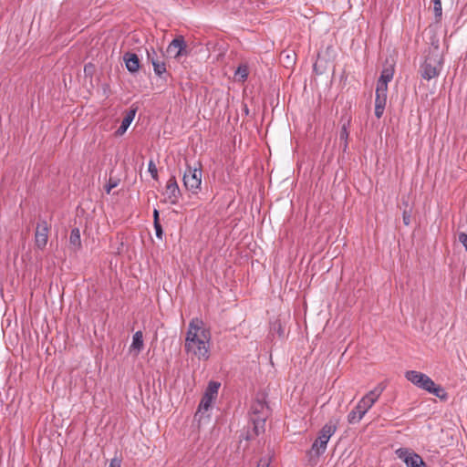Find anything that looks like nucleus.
Masks as SVG:
<instances>
[{"instance_id":"nucleus-1","label":"nucleus","mask_w":467,"mask_h":467,"mask_svg":"<svg viewBox=\"0 0 467 467\" xmlns=\"http://www.w3.org/2000/svg\"><path fill=\"white\" fill-rule=\"evenodd\" d=\"M211 332L204 327L202 320L193 318L190 321L185 337L184 348L187 354L198 359L207 360L210 358Z\"/></svg>"},{"instance_id":"nucleus-2","label":"nucleus","mask_w":467,"mask_h":467,"mask_svg":"<svg viewBox=\"0 0 467 467\" xmlns=\"http://www.w3.org/2000/svg\"><path fill=\"white\" fill-rule=\"evenodd\" d=\"M270 415V408L264 396H257L250 409V422L252 429H248L243 437L246 441H252L265 431V421Z\"/></svg>"},{"instance_id":"nucleus-3","label":"nucleus","mask_w":467,"mask_h":467,"mask_svg":"<svg viewBox=\"0 0 467 467\" xmlns=\"http://www.w3.org/2000/svg\"><path fill=\"white\" fill-rule=\"evenodd\" d=\"M405 378L418 388L435 395L441 400H445L448 398L445 389L440 385H436L435 382L424 373L416 370H409L405 373Z\"/></svg>"},{"instance_id":"nucleus-4","label":"nucleus","mask_w":467,"mask_h":467,"mask_svg":"<svg viewBox=\"0 0 467 467\" xmlns=\"http://www.w3.org/2000/svg\"><path fill=\"white\" fill-rule=\"evenodd\" d=\"M337 429V421L330 420L326 423L319 431L317 438L313 442L307 454L310 459L319 458L327 450V445L331 436L336 432Z\"/></svg>"},{"instance_id":"nucleus-5","label":"nucleus","mask_w":467,"mask_h":467,"mask_svg":"<svg viewBox=\"0 0 467 467\" xmlns=\"http://www.w3.org/2000/svg\"><path fill=\"white\" fill-rule=\"evenodd\" d=\"M442 65V56L436 46L429 51L424 62L421 64L420 73L422 78L431 80L439 76Z\"/></svg>"},{"instance_id":"nucleus-6","label":"nucleus","mask_w":467,"mask_h":467,"mask_svg":"<svg viewBox=\"0 0 467 467\" xmlns=\"http://www.w3.org/2000/svg\"><path fill=\"white\" fill-rule=\"evenodd\" d=\"M202 183V169L194 168L192 169L191 166H187L186 171L183 174V184L186 190L190 191L192 193H197L201 189Z\"/></svg>"},{"instance_id":"nucleus-7","label":"nucleus","mask_w":467,"mask_h":467,"mask_svg":"<svg viewBox=\"0 0 467 467\" xmlns=\"http://www.w3.org/2000/svg\"><path fill=\"white\" fill-rule=\"evenodd\" d=\"M397 457L404 462L407 467H427L420 455L409 448H400L395 451Z\"/></svg>"},{"instance_id":"nucleus-8","label":"nucleus","mask_w":467,"mask_h":467,"mask_svg":"<svg viewBox=\"0 0 467 467\" xmlns=\"http://www.w3.org/2000/svg\"><path fill=\"white\" fill-rule=\"evenodd\" d=\"M50 225L46 220H39L35 232V244L39 250H43L48 240Z\"/></svg>"},{"instance_id":"nucleus-9","label":"nucleus","mask_w":467,"mask_h":467,"mask_svg":"<svg viewBox=\"0 0 467 467\" xmlns=\"http://www.w3.org/2000/svg\"><path fill=\"white\" fill-rule=\"evenodd\" d=\"M166 52L170 57L174 58L188 55L187 44L184 40V37L182 36H178L175 37L169 44Z\"/></svg>"},{"instance_id":"nucleus-10","label":"nucleus","mask_w":467,"mask_h":467,"mask_svg":"<svg viewBox=\"0 0 467 467\" xmlns=\"http://www.w3.org/2000/svg\"><path fill=\"white\" fill-rule=\"evenodd\" d=\"M372 406L363 398L358 401L357 406L348 413V421L349 424H355L361 420L363 416Z\"/></svg>"},{"instance_id":"nucleus-11","label":"nucleus","mask_w":467,"mask_h":467,"mask_svg":"<svg viewBox=\"0 0 467 467\" xmlns=\"http://www.w3.org/2000/svg\"><path fill=\"white\" fill-rule=\"evenodd\" d=\"M165 194L171 204H177L182 195L175 176H171L166 184Z\"/></svg>"},{"instance_id":"nucleus-12","label":"nucleus","mask_w":467,"mask_h":467,"mask_svg":"<svg viewBox=\"0 0 467 467\" xmlns=\"http://www.w3.org/2000/svg\"><path fill=\"white\" fill-rule=\"evenodd\" d=\"M123 61L125 63L127 70L130 73L134 74L139 71L140 67V61L139 57L135 53L126 52L123 55Z\"/></svg>"},{"instance_id":"nucleus-13","label":"nucleus","mask_w":467,"mask_h":467,"mask_svg":"<svg viewBox=\"0 0 467 467\" xmlns=\"http://www.w3.org/2000/svg\"><path fill=\"white\" fill-rule=\"evenodd\" d=\"M148 60H150L152 64L154 73L161 78L164 73H166V65L163 61H161L156 57V52L153 48L151 51L147 50Z\"/></svg>"},{"instance_id":"nucleus-14","label":"nucleus","mask_w":467,"mask_h":467,"mask_svg":"<svg viewBox=\"0 0 467 467\" xmlns=\"http://www.w3.org/2000/svg\"><path fill=\"white\" fill-rule=\"evenodd\" d=\"M386 388V385L381 382L378 384L372 390H370L368 393H367L363 399L368 402L371 406L374 405V403L378 400V399L380 397L382 392L384 391Z\"/></svg>"},{"instance_id":"nucleus-15","label":"nucleus","mask_w":467,"mask_h":467,"mask_svg":"<svg viewBox=\"0 0 467 467\" xmlns=\"http://www.w3.org/2000/svg\"><path fill=\"white\" fill-rule=\"evenodd\" d=\"M387 103V95L375 93V116L380 119Z\"/></svg>"},{"instance_id":"nucleus-16","label":"nucleus","mask_w":467,"mask_h":467,"mask_svg":"<svg viewBox=\"0 0 467 467\" xmlns=\"http://www.w3.org/2000/svg\"><path fill=\"white\" fill-rule=\"evenodd\" d=\"M135 114H136V109H130V111L127 112L126 116L123 118V119L121 121L120 126L119 127V129L116 131L117 135L120 136L126 132V130L130 127V123L134 119Z\"/></svg>"},{"instance_id":"nucleus-17","label":"nucleus","mask_w":467,"mask_h":467,"mask_svg":"<svg viewBox=\"0 0 467 467\" xmlns=\"http://www.w3.org/2000/svg\"><path fill=\"white\" fill-rule=\"evenodd\" d=\"M249 74V67L246 63H241L234 71V78L239 82H244Z\"/></svg>"},{"instance_id":"nucleus-18","label":"nucleus","mask_w":467,"mask_h":467,"mask_svg":"<svg viewBox=\"0 0 467 467\" xmlns=\"http://www.w3.org/2000/svg\"><path fill=\"white\" fill-rule=\"evenodd\" d=\"M69 244L73 247L74 251L79 250L81 248L80 232L78 228H74L71 230Z\"/></svg>"},{"instance_id":"nucleus-19","label":"nucleus","mask_w":467,"mask_h":467,"mask_svg":"<svg viewBox=\"0 0 467 467\" xmlns=\"http://www.w3.org/2000/svg\"><path fill=\"white\" fill-rule=\"evenodd\" d=\"M130 348L137 350V353L141 351L143 348V334L141 331L135 332Z\"/></svg>"},{"instance_id":"nucleus-20","label":"nucleus","mask_w":467,"mask_h":467,"mask_svg":"<svg viewBox=\"0 0 467 467\" xmlns=\"http://www.w3.org/2000/svg\"><path fill=\"white\" fill-rule=\"evenodd\" d=\"M349 126V121L347 123H344L341 127L340 132H339V140L340 142L343 143V151L345 152L348 148V140L349 136V132L348 130V128Z\"/></svg>"},{"instance_id":"nucleus-21","label":"nucleus","mask_w":467,"mask_h":467,"mask_svg":"<svg viewBox=\"0 0 467 467\" xmlns=\"http://www.w3.org/2000/svg\"><path fill=\"white\" fill-rule=\"evenodd\" d=\"M394 76V67L393 65L385 66L381 71L380 77L379 79L382 81L389 82L393 78Z\"/></svg>"},{"instance_id":"nucleus-22","label":"nucleus","mask_w":467,"mask_h":467,"mask_svg":"<svg viewBox=\"0 0 467 467\" xmlns=\"http://www.w3.org/2000/svg\"><path fill=\"white\" fill-rule=\"evenodd\" d=\"M220 386L221 384L219 382L210 381L204 395L215 399L217 397Z\"/></svg>"},{"instance_id":"nucleus-23","label":"nucleus","mask_w":467,"mask_h":467,"mask_svg":"<svg viewBox=\"0 0 467 467\" xmlns=\"http://www.w3.org/2000/svg\"><path fill=\"white\" fill-rule=\"evenodd\" d=\"M433 3V12L435 15V19L439 22L441 19L442 16V6L441 0H431Z\"/></svg>"},{"instance_id":"nucleus-24","label":"nucleus","mask_w":467,"mask_h":467,"mask_svg":"<svg viewBox=\"0 0 467 467\" xmlns=\"http://www.w3.org/2000/svg\"><path fill=\"white\" fill-rule=\"evenodd\" d=\"M214 399L211 398V397H208V396H205L203 395V397L202 398V400L199 404V408H198V410L201 411V410H208L209 408L211 407L212 405V402Z\"/></svg>"},{"instance_id":"nucleus-25","label":"nucleus","mask_w":467,"mask_h":467,"mask_svg":"<svg viewBox=\"0 0 467 467\" xmlns=\"http://www.w3.org/2000/svg\"><path fill=\"white\" fill-rule=\"evenodd\" d=\"M388 82L382 81L381 79H378L377 81V87H376V92L379 94H384L387 95L388 93Z\"/></svg>"},{"instance_id":"nucleus-26","label":"nucleus","mask_w":467,"mask_h":467,"mask_svg":"<svg viewBox=\"0 0 467 467\" xmlns=\"http://www.w3.org/2000/svg\"><path fill=\"white\" fill-rule=\"evenodd\" d=\"M271 329L274 331H276L280 337H284L285 331H284V328L282 327L281 322L279 320H276L272 324Z\"/></svg>"},{"instance_id":"nucleus-27","label":"nucleus","mask_w":467,"mask_h":467,"mask_svg":"<svg viewBox=\"0 0 467 467\" xmlns=\"http://www.w3.org/2000/svg\"><path fill=\"white\" fill-rule=\"evenodd\" d=\"M149 172L151 174L152 179L158 180V170L153 162V161H150L149 167H148Z\"/></svg>"},{"instance_id":"nucleus-28","label":"nucleus","mask_w":467,"mask_h":467,"mask_svg":"<svg viewBox=\"0 0 467 467\" xmlns=\"http://www.w3.org/2000/svg\"><path fill=\"white\" fill-rule=\"evenodd\" d=\"M410 211L404 210L402 213V221L403 223L408 226L410 223Z\"/></svg>"},{"instance_id":"nucleus-29","label":"nucleus","mask_w":467,"mask_h":467,"mask_svg":"<svg viewBox=\"0 0 467 467\" xmlns=\"http://www.w3.org/2000/svg\"><path fill=\"white\" fill-rule=\"evenodd\" d=\"M153 225H154L156 236L159 239H161L162 238V234H163V230H162L161 223H153Z\"/></svg>"},{"instance_id":"nucleus-30","label":"nucleus","mask_w":467,"mask_h":467,"mask_svg":"<svg viewBox=\"0 0 467 467\" xmlns=\"http://www.w3.org/2000/svg\"><path fill=\"white\" fill-rule=\"evenodd\" d=\"M271 457H263L259 460L257 467H269Z\"/></svg>"},{"instance_id":"nucleus-31","label":"nucleus","mask_w":467,"mask_h":467,"mask_svg":"<svg viewBox=\"0 0 467 467\" xmlns=\"http://www.w3.org/2000/svg\"><path fill=\"white\" fill-rule=\"evenodd\" d=\"M459 242L464 246L467 252V234L460 233L459 234Z\"/></svg>"},{"instance_id":"nucleus-32","label":"nucleus","mask_w":467,"mask_h":467,"mask_svg":"<svg viewBox=\"0 0 467 467\" xmlns=\"http://www.w3.org/2000/svg\"><path fill=\"white\" fill-rule=\"evenodd\" d=\"M95 70V66L91 63L86 64L84 67V72L86 75H91Z\"/></svg>"},{"instance_id":"nucleus-33","label":"nucleus","mask_w":467,"mask_h":467,"mask_svg":"<svg viewBox=\"0 0 467 467\" xmlns=\"http://www.w3.org/2000/svg\"><path fill=\"white\" fill-rule=\"evenodd\" d=\"M109 467H121V460L117 457L111 459Z\"/></svg>"},{"instance_id":"nucleus-34","label":"nucleus","mask_w":467,"mask_h":467,"mask_svg":"<svg viewBox=\"0 0 467 467\" xmlns=\"http://www.w3.org/2000/svg\"><path fill=\"white\" fill-rule=\"evenodd\" d=\"M116 186H117V182H112L111 180H109V184L106 185V192H107V193H109L111 189L115 188Z\"/></svg>"},{"instance_id":"nucleus-35","label":"nucleus","mask_w":467,"mask_h":467,"mask_svg":"<svg viewBox=\"0 0 467 467\" xmlns=\"http://www.w3.org/2000/svg\"><path fill=\"white\" fill-rule=\"evenodd\" d=\"M153 223H160V213L157 209L153 210Z\"/></svg>"},{"instance_id":"nucleus-36","label":"nucleus","mask_w":467,"mask_h":467,"mask_svg":"<svg viewBox=\"0 0 467 467\" xmlns=\"http://www.w3.org/2000/svg\"><path fill=\"white\" fill-rule=\"evenodd\" d=\"M244 112H245V114H246V115H248V114H249V109H248V108H247V106H246V105H244Z\"/></svg>"}]
</instances>
